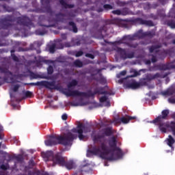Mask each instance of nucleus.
Returning a JSON list of instances; mask_svg holds the SVG:
<instances>
[{
  "label": "nucleus",
  "mask_w": 175,
  "mask_h": 175,
  "mask_svg": "<svg viewBox=\"0 0 175 175\" xmlns=\"http://www.w3.org/2000/svg\"><path fill=\"white\" fill-rule=\"evenodd\" d=\"M40 27H45V28H51V27H53L51 25H44V24H40Z\"/></svg>",
  "instance_id": "nucleus-58"
},
{
  "label": "nucleus",
  "mask_w": 175,
  "mask_h": 175,
  "mask_svg": "<svg viewBox=\"0 0 175 175\" xmlns=\"http://www.w3.org/2000/svg\"><path fill=\"white\" fill-rule=\"evenodd\" d=\"M77 137V135H73L72 133L68 132L64 135H57L53 134L49 135V139L45 140V145L49 147L51 146H57V144H62V146H72V143L75 139Z\"/></svg>",
  "instance_id": "nucleus-3"
},
{
  "label": "nucleus",
  "mask_w": 175,
  "mask_h": 175,
  "mask_svg": "<svg viewBox=\"0 0 175 175\" xmlns=\"http://www.w3.org/2000/svg\"><path fill=\"white\" fill-rule=\"evenodd\" d=\"M9 164L8 163H6V164H2L1 166H0V169L1 170H9Z\"/></svg>",
  "instance_id": "nucleus-40"
},
{
  "label": "nucleus",
  "mask_w": 175,
  "mask_h": 175,
  "mask_svg": "<svg viewBox=\"0 0 175 175\" xmlns=\"http://www.w3.org/2000/svg\"><path fill=\"white\" fill-rule=\"evenodd\" d=\"M112 14H116V16H121V15H122V12H121L120 10H113V11H112Z\"/></svg>",
  "instance_id": "nucleus-44"
},
{
  "label": "nucleus",
  "mask_w": 175,
  "mask_h": 175,
  "mask_svg": "<svg viewBox=\"0 0 175 175\" xmlns=\"http://www.w3.org/2000/svg\"><path fill=\"white\" fill-rule=\"evenodd\" d=\"M169 103H175V97L168 98Z\"/></svg>",
  "instance_id": "nucleus-56"
},
{
  "label": "nucleus",
  "mask_w": 175,
  "mask_h": 175,
  "mask_svg": "<svg viewBox=\"0 0 175 175\" xmlns=\"http://www.w3.org/2000/svg\"><path fill=\"white\" fill-rule=\"evenodd\" d=\"M92 0H87L85 5H91L92 3Z\"/></svg>",
  "instance_id": "nucleus-63"
},
{
  "label": "nucleus",
  "mask_w": 175,
  "mask_h": 175,
  "mask_svg": "<svg viewBox=\"0 0 175 175\" xmlns=\"http://www.w3.org/2000/svg\"><path fill=\"white\" fill-rule=\"evenodd\" d=\"M36 32L37 35L43 36V35H46V33H47V30L45 29H39L36 30Z\"/></svg>",
  "instance_id": "nucleus-36"
},
{
  "label": "nucleus",
  "mask_w": 175,
  "mask_h": 175,
  "mask_svg": "<svg viewBox=\"0 0 175 175\" xmlns=\"http://www.w3.org/2000/svg\"><path fill=\"white\" fill-rule=\"evenodd\" d=\"M125 75H126V70H122V72H120L119 74L117 75V77L118 79H120L121 76H125Z\"/></svg>",
  "instance_id": "nucleus-45"
},
{
  "label": "nucleus",
  "mask_w": 175,
  "mask_h": 175,
  "mask_svg": "<svg viewBox=\"0 0 175 175\" xmlns=\"http://www.w3.org/2000/svg\"><path fill=\"white\" fill-rule=\"evenodd\" d=\"M134 2L135 1H133V0H129L127 2L117 1L116 5H118V6H125V5H131L132 6H133Z\"/></svg>",
  "instance_id": "nucleus-23"
},
{
  "label": "nucleus",
  "mask_w": 175,
  "mask_h": 175,
  "mask_svg": "<svg viewBox=\"0 0 175 175\" xmlns=\"http://www.w3.org/2000/svg\"><path fill=\"white\" fill-rule=\"evenodd\" d=\"M121 12H122V16H126L127 14H129V8H124L121 10Z\"/></svg>",
  "instance_id": "nucleus-39"
},
{
  "label": "nucleus",
  "mask_w": 175,
  "mask_h": 175,
  "mask_svg": "<svg viewBox=\"0 0 175 175\" xmlns=\"http://www.w3.org/2000/svg\"><path fill=\"white\" fill-rule=\"evenodd\" d=\"M62 119L64 120V121H66V120H68V115L66 113H64L62 116Z\"/></svg>",
  "instance_id": "nucleus-57"
},
{
  "label": "nucleus",
  "mask_w": 175,
  "mask_h": 175,
  "mask_svg": "<svg viewBox=\"0 0 175 175\" xmlns=\"http://www.w3.org/2000/svg\"><path fill=\"white\" fill-rule=\"evenodd\" d=\"M167 139V145L169 147H173V144L175 143L174 138L172 135H169Z\"/></svg>",
  "instance_id": "nucleus-30"
},
{
  "label": "nucleus",
  "mask_w": 175,
  "mask_h": 175,
  "mask_svg": "<svg viewBox=\"0 0 175 175\" xmlns=\"http://www.w3.org/2000/svg\"><path fill=\"white\" fill-rule=\"evenodd\" d=\"M159 68L160 70H170V69H175V59L170 63L160 64Z\"/></svg>",
  "instance_id": "nucleus-17"
},
{
  "label": "nucleus",
  "mask_w": 175,
  "mask_h": 175,
  "mask_svg": "<svg viewBox=\"0 0 175 175\" xmlns=\"http://www.w3.org/2000/svg\"><path fill=\"white\" fill-rule=\"evenodd\" d=\"M167 128H170L171 131L173 133V135L175 136V122L172 121L170 123V125L167 126Z\"/></svg>",
  "instance_id": "nucleus-35"
},
{
  "label": "nucleus",
  "mask_w": 175,
  "mask_h": 175,
  "mask_svg": "<svg viewBox=\"0 0 175 175\" xmlns=\"http://www.w3.org/2000/svg\"><path fill=\"white\" fill-rule=\"evenodd\" d=\"M41 86L45 87V88H48V90H59L61 88V86L55 85V81H41Z\"/></svg>",
  "instance_id": "nucleus-13"
},
{
  "label": "nucleus",
  "mask_w": 175,
  "mask_h": 175,
  "mask_svg": "<svg viewBox=\"0 0 175 175\" xmlns=\"http://www.w3.org/2000/svg\"><path fill=\"white\" fill-rule=\"evenodd\" d=\"M136 117L133 116H126L122 117L120 118L116 119V122L120 123L122 122V124H128L131 120H135Z\"/></svg>",
  "instance_id": "nucleus-18"
},
{
  "label": "nucleus",
  "mask_w": 175,
  "mask_h": 175,
  "mask_svg": "<svg viewBox=\"0 0 175 175\" xmlns=\"http://www.w3.org/2000/svg\"><path fill=\"white\" fill-rule=\"evenodd\" d=\"M34 64L39 66L40 64H46L49 65V64H54V61L50 59H46V57H43L42 56L34 57Z\"/></svg>",
  "instance_id": "nucleus-15"
},
{
  "label": "nucleus",
  "mask_w": 175,
  "mask_h": 175,
  "mask_svg": "<svg viewBox=\"0 0 175 175\" xmlns=\"http://www.w3.org/2000/svg\"><path fill=\"white\" fill-rule=\"evenodd\" d=\"M49 53L54 54L55 53V49H57V44L55 43L51 44L48 46Z\"/></svg>",
  "instance_id": "nucleus-25"
},
{
  "label": "nucleus",
  "mask_w": 175,
  "mask_h": 175,
  "mask_svg": "<svg viewBox=\"0 0 175 175\" xmlns=\"http://www.w3.org/2000/svg\"><path fill=\"white\" fill-rule=\"evenodd\" d=\"M85 57H86L87 58H90L91 59H94L95 58V56L91 53H86L85 55Z\"/></svg>",
  "instance_id": "nucleus-52"
},
{
  "label": "nucleus",
  "mask_w": 175,
  "mask_h": 175,
  "mask_svg": "<svg viewBox=\"0 0 175 175\" xmlns=\"http://www.w3.org/2000/svg\"><path fill=\"white\" fill-rule=\"evenodd\" d=\"M100 95H111V92L103 90V92H100Z\"/></svg>",
  "instance_id": "nucleus-55"
},
{
  "label": "nucleus",
  "mask_w": 175,
  "mask_h": 175,
  "mask_svg": "<svg viewBox=\"0 0 175 175\" xmlns=\"http://www.w3.org/2000/svg\"><path fill=\"white\" fill-rule=\"evenodd\" d=\"M106 100H107V96H103L100 98V102L101 103L106 102Z\"/></svg>",
  "instance_id": "nucleus-50"
},
{
  "label": "nucleus",
  "mask_w": 175,
  "mask_h": 175,
  "mask_svg": "<svg viewBox=\"0 0 175 175\" xmlns=\"http://www.w3.org/2000/svg\"><path fill=\"white\" fill-rule=\"evenodd\" d=\"M11 57H12L13 61H14L15 62H18V61H20L18 57L15 54H12V55H11Z\"/></svg>",
  "instance_id": "nucleus-49"
},
{
  "label": "nucleus",
  "mask_w": 175,
  "mask_h": 175,
  "mask_svg": "<svg viewBox=\"0 0 175 175\" xmlns=\"http://www.w3.org/2000/svg\"><path fill=\"white\" fill-rule=\"evenodd\" d=\"M102 132H103V133L98 134V135H95L92 137V140L94 143V144L96 143H100V144H102V143H105V142H106V139H105V136H111V135H113V133H114V132L113 131V127H107L105 129H102Z\"/></svg>",
  "instance_id": "nucleus-7"
},
{
  "label": "nucleus",
  "mask_w": 175,
  "mask_h": 175,
  "mask_svg": "<svg viewBox=\"0 0 175 175\" xmlns=\"http://www.w3.org/2000/svg\"><path fill=\"white\" fill-rule=\"evenodd\" d=\"M129 23L135 24L137 25H146V27H154V22L152 21L144 20L142 18H136L134 19H131Z\"/></svg>",
  "instance_id": "nucleus-11"
},
{
  "label": "nucleus",
  "mask_w": 175,
  "mask_h": 175,
  "mask_svg": "<svg viewBox=\"0 0 175 175\" xmlns=\"http://www.w3.org/2000/svg\"><path fill=\"white\" fill-rule=\"evenodd\" d=\"M84 131H85V125L83 123H80L77 125V128H74L71 130L73 133L79 134L78 137L79 140H83V139H84V135H83Z\"/></svg>",
  "instance_id": "nucleus-12"
},
{
  "label": "nucleus",
  "mask_w": 175,
  "mask_h": 175,
  "mask_svg": "<svg viewBox=\"0 0 175 175\" xmlns=\"http://www.w3.org/2000/svg\"><path fill=\"white\" fill-rule=\"evenodd\" d=\"M100 31V32H103V31L105 32H106V27L104 26V27H101Z\"/></svg>",
  "instance_id": "nucleus-62"
},
{
  "label": "nucleus",
  "mask_w": 175,
  "mask_h": 175,
  "mask_svg": "<svg viewBox=\"0 0 175 175\" xmlns=\"http://www.w3.org/2000/svg\"><path fill=\"white\" fill-rule=\"evenodd\" d=\"M105 91V88H99L95 89L94 92L89 90L88 92H79V90H70L68 89H64L62 92L66 96H82L83 98H94L97 94L100 95V92Z\"/></svg>",
  "instance_id": "nucleus-4"
},
{
  "label": "nucleus",
  "mask_w": 175,
  "mask_h": 175,
  "mask_svg": "<svg viewBox=\"0 0 175 175\" xmlns=\"http://www.w3.org/2000/svg\"><path fill=\"white\" fill-rule=\"evenodd\" d=\"M40 2L44 9L43 13H49V14L53 16V10H51V5H50L51 0H40Z\"/></svg>",
  "instance_id": "nucleus-14"
},
{
  "label": "nucleus",
  "mask_w": 175,
  "mask_h": 175,
  "mask_svg": "<svg viewBox=\"0 0 175 175\" xmlns=\"http://www.w3.org/2000/svg\"><path fill=\"white\" fill-rule=\"evenodd\" d=\"M118 44H122L124 43V44H126L129 47H132L133 49H136L137 47V44H131L129 42H124L122 40H119L117 42Z\"/></svg>",
  "instance_id": "nucleus-27"
},
{
  "label": "nucleus",
  "mask_w": 175,
  "mask_h": 175,
  "mask_svg": "<svg viewBox=\"0 0 175 175\" xmlns=\"http://www.w3.org/2000/svg\"><path fill=\"white\" fill-rule=\"evenodd\" d=\"M44 158H45L46 162H52L50 163L51 166H55V165H59V166H65L68 170H72L75 167V161H65L61 154L57 153L54 154V152L51 150L47 151L44 154Z\"/></svg>",
  "instance_id": "nucleus-2"
},
{
  "label": "nucleus",
  "mask_w": 175,
  "mask_h": 175,
  "mask_svg": "<svg viewBox=\"0 0 175 175\" xmlns=\"http://www.w3.org/2000/svg\"><path fill=\"white\" fill-rule=\"evenodd\" d=\"M122 40H136V37L134 35L124 36Z\"/></svg>",
  "instance_id": "nucleus-32"
},
{
  "label": "nucleus",
  "mask_w": 175,
  "mask_h": 175,
  "mask_svg": "<svg viewBox=\"0 0 175 175\" xmlns=\"http://www.w3.org/2000/svg\"><path fill=\"white\" fill-rule=\"evenodd\" d=\"M46 70L48 75H53L54 73V67L53 66H49Z\"/></svg>",
  "instance_id": "nucleus-38"
},
{
  "label": "nucleus",
  "mask_w": 175,
  "mask_h": 175,
  "mask_svg": "<svg viewBox=\"0 0 175 175\" xmlns=\"http://www.w3.org/2000/svg\"><path fill=\"white\" fill-rule=\"evenodd\" d=\"M136 39H143L145 38V32L143 31V29H139L135 33H134Z\"/></svg>",
  "instance_id": "nucleus-22"
},
{
  "label": "nucleus",
  "mask_w": 175,
  "mask_h": 175,
  "mask_svg": "<svg viewBox=\"0 0 175 175\" xmlns=\"http://www.w3.org/2000/svg\"><path fill=\"white\" fill-rule=\"evenodd\" d=\"M151 61L153 64H155V62H157V61H158V59H157V56L152 55Z\"/></svg>",
  "instance_id": "nucleus-53"
},
{
  "label": "nucleus",
  "mask_w": 175,
  "mask_h": 175,
  "mask_svg": "<svg viewBox=\"0 0 175 175\" xmlns=\"http://www.w3.org/2000/svg\"><path fill=\"white\" fill-rule=\"evenodd\" d=\"M16 21L17 24L23 25V27H27V28H32V27H35L32 21L26 16H19L16 18Z\"/></svg>",
  "instance_id": "nucleus-10"
},
{
  "label": "nucleus",
  "mask_w": 175,
  "mask_h": 175,
  "mask_svg": "<svg viewBox=\"0 0 175 175\" xmlns=\"http://www.w3.org/2000/svg\"><path fill=\"white\" fill-rule=\"evenodd\" d=\"M161 5H165L166 3V0H159Z\"/></svg>",
  "instance_id": "nucleus-64"
},
{
  "label": "nucleus",
  "mask_w": 175,
  "mask_h": 175,
  "mask_svg": "<svg viewBox=\"0 0 175 175\" xmlns=\"http://www.w3.org/2000/svg\"><path fill=\"white\" fill-rule=\"evenodd\" d=\"M24 96L25 98H32V96H33V93L27 90L24 92Z\"/></svg>",
  "instance_id": "nucleus-37"
},
{
  "label": "nucleus",
  "mask_w": 175,
  "mask_h": 175,
  "mask_svg": "<svg viewBox=\"0 0 175 175\" xmlns=\"http://www.w3.org/2000/svg\"><path fill=\"white\" fill-rule=\"evenodd\" d=\"M59 3L62 5V8H64V9H73V8H75V5L68 4V3H66V1H65V0H60Z\"/></svg>",
  "instance_id": "nucleus-21"
},
{
  "label": "nucleus",
  "mask_w": 175,
  "mask_h": 175,
  "mask_svg": "<svg viewBox=\"0 0 175 175\" xmlns=\"http://www.w3.org/2000/svg\"><path fill=\"white\" fill-rule=\"evenodd\" d=\"M167 76H169V73H165L163 75H161L159 72H157L154 75L148 74L144 80H146L147 81H151L152 80H155V79H165V77H167Z\"/></svg>",
  "instance_id": "nucleus-16"
},
{
  "label": "nucleus",
  "mask_w": 175,
  "mask_h": 175,
  "mask_svg": "<svg viewBox=\"0 0 175 175\" xmlns=\"http://www.w3.org/2000/svg\"><path fill=\"white\" fill-rule=\"evenodd\" d=\"M162 47L161 44H156V45H152L149 46L148 49L149 50V53H152L154 51H155L156 54H158L159 58L160 59H165L166 58L167 55H172L173 53L175 52L174 48H170L169 49H163L161 51H157L158 49H161Z\"/></svg>",
  "instance_id": "nucleus-5"
},
{
  "label": "nucleus",
  "mask_w": 175,
  "mask_h": 175,
  "mask_svg": "<svg viewBox=\"0 0 175 175\" xmlns=\"http://www.w3.org/2000/svg\"><path fill=\"white\" fill-rule=\"evenodd\" d=\"M79 84V81L76 79H72L68 85V88H72V87H76Z\"/></svg>",
  "instance_id": "nucleus-29"
},
{
  "label": "nucleus",
  "mask_w": 175,
  "mask_h": 175,
  "mask_svg": "<svg viewBox=\"0 0 175 175\" xmlns=\"http://www.w3.org/2000/svg\"><path fill=\"white\" fill-rule=\"evenodd\" d=\"M16 19L13 15H7L4 18H0V24L2 25L3 29H8L12 27V23H14Z\"/></svg>",
  "instance_id": "nucleus-8"
},
{
  "label": "nucleus",
  "mask_w": 175,
  "mask_h": 175,
  "mask_svg": "<svg viewBox=\"0 0 175 175\" xmlns=\"http://www.w3.org/2000/svg\"><path fill=\"white\" fill-rule=\"evenodd\" d=\"M131 73H133L131 75H129L125 78V80H126V79H129L130 77H137V76L140 75V72H137L136 70H131Z\"/></svg>",
  "instance_id": "nucleus-28"
},
{
  "label": "nucleus",
  "mask_w": 175,
  "mask_h": 175,
  "mask_svg": "<svg viewBox=\"0 0 175 175\" xmlns=\"http://www.w3.org/2000/svg\"><path fill=\"white\" fill-rule=\"evenodd\" d=\"M73 65H74L76 68H83V62H81L80 59H76V60L73 62Z\"/></svg>",
  "instance_id": "nucleus-33"
},
{
  "label": "nucleus",
  "mask_w": 175,
  "mask_h": 175,
  "mask_svg": "<svg viewBox=\"0 0 175 175\" xmlns=\"http://www.w3.org/2000/svg\"><path fill=\"white\" fill-rule=\"evenodd\" d=\"M18 88H20V85L17 84L14 85L12 90L14 92H17V91H18Z\"/></svg>",
  "instance_id": "nucleus-46"
},
{
  "label": "nucleus",
  "mask_w": 175,
  "mask_h": 175,
  "mask_svg": "<svg viewBox=\"0 0 175 175\" xmlns=\"http://www.w3.org/2000/svg\"><path fill=\"white\" fill-rule=\"evenodd\" d=\"M103 9L105 10H111L113 9V5H111L110 4H105L103 5Z\"/></svg>",
  "instance_id": "nucleus-41"
},
{
  "label": "nucleus",
  "mask_w": 175,
  "mask_h": 175,
  "mask_svg": "<svg viewBox=\"0 0 175 175\" xmlns=\"http://www.w3.org/2000/svg\"><path fill=\"white\" fill-rule=\"evenodd\" d=\"M128 49L117 47L116 51L120 54L122 59H131L135 58V51L127 52Z\"/></svg>",
  "instance_id": "nucleus-9"
},
{
  "label": "nucleus",
  "mask_w": 175,
  "mask_h": 175,
  "mask_svg": "<svg viewBox=\"0 0 175 175\" xmlns=\"http://www.w3.org/2000/svg\"><path fill=\"white\" fill-rule=\"evenodd\" d=\"M167 25L168 27H170L171 28H175V22L174 21H170L167 23Z\"/></svg>",
  "instance_id": "nucleus-42"
},
{
  "label": "nucleus",
  "mask_w": 175,
  "mask_h": 175,
  "mask_svg": "<svg viewBox=\"0 0 175 175\" xmlns=\"http://www.w3.org/2000/svg\"><path fill=\"white\" fill-rule=\"evenodd\" d=\"M170 111L169 109H164L161 111V115L159 116L154 120H153L151 122L152 124L159 123V128L161 132L163 133H166V127L169 126V124L163 122V120H166L167 118V116H169ZM166 126V127H164Z\"/></svg>",
  "instance_id": "nucleus-6"
},
{
  "label": "nucleus",
  "mask_w": 175,
  "mask_h": 175,
  "mask_svg": "<svg viewBox=\"0 0 175 175\" xmlns=\"http://www.w3.org/2000/svg\"><path fill=\"white\" fill-rule=\"evenodd\" d=\"M68 25H70V27H72V32L74 33H77V32H79V29H77V26H76V23H75V22L73 21H70L68 23Z\"/></svg>",
  "instance_id": "nucleus-26"
},
{
  "label": "nucleus",
  "mask_w": 175,
  "mask_h": 175,
  "mask_svg": "<svg viewBox=\"0 0 175 175\" xmlns=\"http://www.w3.org/2000/svg\"><path fill=\"white\" fill-rule=\"evenodd\" d=\"M31 175H40V171H35L31 173Z\"/></svg>",
  "instance_id": "nucleus-59"
},
{
  "label": "nucleus",
  "mask_w": 175,
  "mask_h": 175,
  "mask_svg": "<svg viewBox=\"0 0 175 175\" xmlns=\"http://www.w3.org/2000/svg\"><path fill=\"white\" fill-rule=\"evenodd\" d=\"M0 72L1 73H5L7 75H13V73L10 72L9 69L6 68L1 67V66H0Z\"/></svg>",
  "instance_id": "nucleus-34"
},
{
  "label": "nucleus",
  "mask_w": 175,
  "mask_h": 175,
  "mask_svg": "<svg viewBox=\"0 0 175 175\" xmlns=\"http://www.w3.org/2000/svg\"><path fill=\"white\" fill-rule=\"evenodd\" d=\"M29 165L30 166H35V162L33 161V160H30V161H29Z\"/></svg>",
  "instance_id": "nucleus-60"
},
{
  "label": "nucleus",
  "mask_w": 175,
  "mask_h": 175,
  "mask_svg": "<svg viewBox=\"0 0 175 175\" xmlns=\"http://www.w3.org/2000/svg\"><path fill=\"white\" fill-rule=\"evenodd\" d=\"M27 85H38V86H42V81H38L36 83H27Z\"/></svg>",
  "instance_id": "nucleus-43"
},
{
  "label": "nucleus",
  "mask_w": 175,
  "mask_h": 175,
  "mask_svg": "<svg viewBox=\"0 0 175 175\" xmlns=\"http://www.w3.org/2000/svg\"><path fill=\"white\" fill-rule=\"evenodd\" d=\"M12 159H16L17 162L21 163L24 161V156H23V154H14L12 156Z\"/></svg>",
  "instance_id": "nucleus-24"
},
{
  "label": "nucleus",
  "mask_w": 175,
  "mask_h": 175,
  "mask_svg": "<svg viewBox=\"0 0 175 175\" xmlns=\"http://www.w3.org/2000/svg\"><path fill=\"white\" fill-rule=\"evenodd\" d=\"M155 36V31L151 30L149 31L145 32V38L148 36V38H152Z\"/></svg>",
  "instance_id": "nucleus-31"
},
{
  "label": "nucleus",
  "mask_w": 175,
  "mask_h": 175,
  "mask_svg": "<svg viewBox=\"0 0 175 175\" xmlns=\"http://www.w3.org/2000/svg\"><path fill=\"white\" fill-rule=\"evenodd\" d=\"M144 6V9H150V8H151V4H150V3H144L142 4Z\"/></svg>",
  "instance_id": "nucleus-47"
},
{
  "label": "nucleus",
  "mask_w": 175,
  "mask_h": 175,
  "mask_svg": "<svg viewBox=\"0 0 175 175\" xmlns=\"http://www.w3.org/2000/svg\"><path fill=\"white\" fill-rule=\"evenodd\" d=\"M109 146L111 148L110 150H113V148H117V139L116 137H111V138L109 141Z\"/></svg>",
  "instance_id": "nucleus-19"
},
{
  "label": "nucleus",
  "mask_w": 175,
  "mask_h": 175,
  "mask_svg": "<svg viewBox=\"0 0 175 175\" xmlns=\"http://www.w3.org/2000/svg\"><path fill=\"white\" fill-rule=\"evenodd\" d=\"M83 54H84V52H83V51H77L75 55V57H81Z\"/></svg>",
  "instance_id": "nucleus-51"
},
{
  "label": "nucleus",
  "mask_w": 175,
  "mask_h": 175,
  "mask_svg": "<svg viewBox=\"0 0 175 175\" xmlns=\"http://www.w3.org/2000/svg\"><path fill=\"white\" fill-rule=\"evenodd\" d=\"M140 87H142V84L136 81H133L127 84V88H131V90H137V88H140Z\"/></svg>",
  "instance_id": "nucleus-20"
},
{
  "label": "nucleus",
  "mask_w": 175,
  "mask_h": 175,
  "mask_svg": "<svg viewBox=\"0 0 175 175\" xmlns=\"http://www.w3.org/2000/svg\"><path fill=\"white\" fill-rule=\"evenodd\" d=\"M98 81L100 84H106V83H107V81H106V79H105L104 77L100 78Z\"/></svg>",
  "instance_id": "nucleus-48"
},
{
  "label": "nucleus",
  "mask_w": 175,
  "mask_h": 175,
  "mask_svg": "<svg viewBox=\"0 0 175 175\" xmlns=\"http://www.w3.org/2000/svg\"><path fill=\"white\" fill-rule=\"evenodd\" d=\"M30 77L31 79H38V75H36V73L34 72H31L30 73Z\"/></svg>",
  "instance_id": "nucleus-54"
},
{
  "label": "nucleus",
  "mask_w": 175,
  "mask_h": 175,
  "mask_svg": "<svg viewBox=\"0 0 175 175\" xmlns=\"http://www.w3.org/2000/svg\"><path fill=\"white\" fill-rule=\"evenodd\" d=\"M61 38H62V39H63V40H66V33H62L61 34Z\"/></svg>",
  "instance_id": "nucleus-61"
},
{
  "label": "nucleus",
  "mask_w": 175,
  "mask_h": 175,
  "mask_svg": "<svg viewBox=\"0 0 175 175\" xmlns=\"http://www.w3.org/2000/svg\"><path fill=\"white\" fill-rule=\"evenodd\" d=\"M88 152L92 155H100V158L107 161H117L121 159L123 155L120 147L110 149L105 142H102L98 146H91Z\"/></svg>",
  "instance_id": "nucleus-1"
}]
</instances>
